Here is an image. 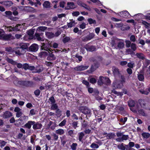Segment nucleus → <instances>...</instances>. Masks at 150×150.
Instances as JSON below:
<instances>
[{"label":"nucleus","instance_id":"nucleus-1","mask_svg":"<svg viewBox=\"0 0 150 150\" xmlns=\"http://www.w3.org/2000/svg\"><path fill=\"white\" fill-rule=\"evenodd\" d=\"M25 23L22 24H18L14 27H12L11 26L7 27L6 28L7 31L9 32L12 31H17L20 30L22 28L25 29L24 26Z\"/></svg>","mask_w":150,"mask_h":150},{"label":"nucleus","instance_id":"nucleus-2","mask_svg":"<svg viewBox=\"0 0 150 150\" xmlns=\"http://www.w3.org/2000/svg\"><path fill=\"white\" fill-rule=\"evenodd\" d=\"M98 83V84L100 85H101L103 84L108 85L111 84V81L108 78L100 76L99 77V79Z\"/></svg>","mask_w":150,"mask_h":150},{"label":"nucleus","instance_id":"nucleus-3","mask_svg":"<svg viewBox=\"0 0 150 150\" xmlns=\"http://www.w3.org/2000/svg\"><path fill=\"white\" fill-rule=\"evenodd\" d=\"M122 81H115L113 83L112 86L115 88H121L123 86V83L125 82V79L122 77Z\"/></svg>","mask_w":150,"mask_h":150},{"label":"nucleus","instance_id":"nucleus-4","mask_svg":"<svg viewBox=\"0 0 150 150\" xmlns=\"http://www.w3.org/2000/svg\"><path fill=\"white\" fill-rule=\"evenodd\" d=\"M10 34H6L5 33L4 30H0V39L4 40H8L11 37Z\"/></svg>","mask_w":150,"mask_h":150},{"label":"nucleus","instance_id":"nucleus-5","mask_svg":"<svg viewBox=\"0 0 150 150\" xmlns=\"http://www.w3.org/2000/svg\"><path fill=\"white\" fill-rule=\"evenodd\" d=\"M42 49L48 52L49 56L47 58L48 60H49L50 59V57L51 58V59L52 60H55L56 59V57L52 53L53 52V51H54L55 52H56L55 50H50V49L48 48H46L45 49L43 48Z\"/></svg>","mask_w":150,"mask_h":150},{"label":"nucleus","instance_id":"nucleus-6","mask_svg":"<svg viewBox=\"0 0 150 150\" xmlns=\"http://www.w3.org/2000/svg\"><path fill=\"white\" fill-rule=\"evenodd\" d=\"M137 57L139 58L144 60V61H145V62H143L144 64L146 66H147L149 64L150 61L146 59H145L144 55L142 53H137L136 54Z\"/></svg>","mask_w":150,"mask_h":150},{"label":"nucleus","instance_id":"nucleus-7","mask_svg":"<svg viewBox=\"0 0 150 150\" xmlns=\"http://www.w3.org/2000/svg\"><path fill=\"white\" fill-rule=\"evenodd\" d=\"M95 36V34L93 33H89V34L86 36L83 37L82 38V41L84 42L93 39Z\"/></svg>","mask_w":150,"mask_h":150},{"label":"nucleus","instance_id":"nucleus-8","mask_svg":"<svg viewBox=\"0 0 150 150\" xmlns=\"http://www.w3.org/2000/svg\"><path fill=\"white\" fill-rule=\"evenodd\" d=\"M25 52V50H24L20 47H16L15 48L14 52L18 55L23 54Z\"/></svg>","mask_w":150,"mask_h":150},{"label":"nucleus","instance_id":"nucleus-9","mask_svg":"<svg viewBox=\"0 0 150 150\" xmlns=\"http://www.w3.org/2000/svg\"><path fill=\"white\" fill-rule=\"evenodd\" d=\"M19 83L26 86H31L34 84L33 82L32 81H19Z\"/></svg>","mask_w":150,"mask_h":150},{"label":"nucleus","instance_id":"nucleus-10","mask_svg":"<svg viewBox=\"0 0 150 150\" xmlns=\"http://www.w3.org/2000/svg\"><path fill=\"white\" fill-rule=\"evenodd\" d=\"M80 110L81 112L84 114H88L91 113L90 110L85 107H81L80 108Z\"/></svg>","mask_w":150,"mask_h":150},{"label":"nucleus","instance_id":"nucleus-11","mask_svg":"<svg viewBox=\"0 0 150 150\" xmlns=\"http://www.w3.org/2000/svg\"><path fill=\"white\" fill-rule=\"evenodd\" d=\"M14 111L16 112V116L18 118L22 116L23 113L21 111V109L18 107H16L14 110Z\"/></svg>","mask_w":150,"mask_h":150},{"label":"nucleus","instance_id":"nucleus-12","mask_svg":"<svg viewBox=\"0 0 150 150\" xmlns=\"http://www.w3.org/2000/svg\"><path fill=\"white\" fill-rule=\"evenodd\" d=\"M88 67V66H78L75 67L74 69L77 71H81L87 69Z\"/></svg>","mask_w":150,"mask_h":150},{"label":"nucleus","instance_id":"nucleus-13","mask_svg":"<svg viewBox=\"0 0 150 150\" xmlns=\"http://www.w3.org/2000/svg\"><path fill=\"white\" fill-rule=\"evenodd\" d=\"M128 105L130 107V110L133 112H137V110L133 107L134 106L135 103L134 101L131 100L128 102Z\"/></svg>","mask_w":150,"mask_h":150},{"label":"nucleus","instance_id":"nucleus-14","mask_svg":"<svg viewBox=\"0 0 150 150\" xmlns=\"http://www.w3.org/2000/svg\"><path fill=\"white\" fill-rule=\"evenodd\" d=\"M42 33H39L36 31L35 34V36L37 40L39 41H44V39L41 35Z\"/></svg>","mask_w":150,"mask_h":150},{"label":"nucleus","instance_id":"nucleus-15","mask_svg":"<svg viewBox=\"0 0 150 150\" xmlns=\"http://www.w3.org/2000/svg\"><path fill=\"white\" fill-rule=\"evenodd\" d=\"M38 49V46L36 44H34L31 45L29 47L30 50L33 52L37 51Z\"/></svg>","mask_w":150,"mask_h":150},{"label":"nucleus","instance_id":"nucleus-16","mask_svg":"<svg viewBox=\"0 0 150 150\" xmlns=\"http://www.w3.org/2000/svg\"><path fill=\"white\" fill-rule=\"evenodd\" d=\"M129 138L128 135H123L121 137H118L115 139L116 141L118 142H121L124 140H127Z\"/></svg>","mask_w":150,"mask_h":150},{"label":"nucleus","instance_id":"nucleus-17","mask_svg":"<svg viewBox=\"0 0 150 150\" xmlns=\"http://www.w3.org/2000/svg\"><path fill=\"white\" fill-rule=\"evenodd\" d=\"M138 88L139 92L142 93L145 95L148 94L149 93L148 92L144 90V87L143 84H140V85L139 86V87Z\"/></svg>","mask_w":150,"mask_h":150},{"label":"nucleus","instance_id":"nucleus-18","mask_svg":"<svg viewBox=\"0 0 150 150\" xmlns=\"http://www.w3.org/2000/svg\"><path fill=\"white\" fill-rule=\"evenodd\" d=\"M75 7V6L73 2H68L67 3V6L65 7V9H73Z\"/></svg>","mask_w":150,"mask_h":150},{"label":"nucleus","instance_id":"nucleus-19","mask_svg":"<svg viewBox=\"0 0 150 150\" xmlns=\"http://www.w3.org/2000/svg\"><path fill=\"white\" fill-rule=\"evenodd\" d=\"M120 14H119V15L120 16L124 18H126L128 17L129 14L128 12L126 11H123L120 12Z\"/></svg>","mask_w":150,"mask_h":150},{"label":"nucleus","instance_id":"nucleus-20","mask_svg":"<svg viewBox=\"0 0 150 150\" xmlns=\"http://www.w3.org/2000/svg\"><path fill=\"white\" fill-rule=\"evenodd\" d=\"M119 41V40L117 39H115L112 40L111 42V44L112 47L114 48L117 49V44Z\"/></svg>","mask_w":150,"mask_h":150},{"label":"nucleus","instance_id":"nucleus-21","mask_svg":"<svg viewBox=\"0 0 150 150\" xmlns=\"http://www.w3.org/2000/svg\"><path fill=\"white\" fill-rule=\"evenodd\" d=\"M112 71L113 74L115 76H119V69L115 67H112Z\"/></svg>","mask_w":150,"mask_h":150},{"label":"nucleus","instance_id":"nucleus-22","mask_svg":"<svg viewBox=\"0 0 150 150\" xmlns=\"http://www.w3.org/2000/svg\"><path fill=\"white\" fill-rule=\"evenodd\" d=\"M12 115V114L11 112L6 111L5 112L3 115V117L4 118H7Z\"/></svg>","mask_w":150,"mask_h":150},{"label":"nucleus","instance_id":"nucleus-23","mask_svg":"<svg viewBox=\"0 0 150 150\" xmlns=\"http://www.w3.org/2000/svg\"><path fill=\"white\" fill-rule=\"evenodd\" d=\"M48 55L47 51H42L40 52L38 54L39 56L41 58H45Z\"/></svg>","mask_w":150,"mask_h":150},{"label":"nucleus","instance_id":"nucleus-24","mask_svg":"<svg viewBox=\"0 0 150 150\" xmlns=\"http://www.w3.org/2000/svg\"><path fill=\"white\" fill-rule=\"evenodd\" d=\"M35 30L34 29H31L28 31L27 32V35L29 36V38L30 39H33V35L34 33Z\"/></svg>","mask_w":150,"mask_h":150},{"label":"nucleus","instance_id":"nucleus-25","mask_svg":"<svg viewBox=\"0 0 150 150\" xmlns=\"http://www.w3.org/2000/svg\"><path fill=\"white\" fill-rule=\"evenodd\" d=\"M33 126V128L34 129H40L42 126V125L38 123H34Z\"/></svg>","mask_w":150,"mask_h":150},{"label":"nucleus","instance_id":"nucleus-26","mask_svg":"<svg viewBox=\"0 0 150 150\" xmlns=\"http://www.w3.org/2000/svg\"><path fill=\"white\" fill-rule=\"evenodd\" d=\"M141 135L144 140L150 137V134L147 132H143Z\"/></svg>","mask_w":150,"mask_h":150},{"label":"nucleus","instance_id":"nucleus-27","mask_svg":"<svg viewBox=\"0 0 150 150\" xmlns=\"http://www.w3.org/2000/svg\"><path fill=\"white\" fill-rule=\"evenodd\" d=\"M4 4L6 7H8L12 6L13 3L11 1H5L3 2Z\"/></svg>","mask_w":150,"mask_h":150},{"label":"nucleus","instance_id":"nucleus-28","mask_svg":"<svg viewBox=\"0 0 150 150\" xmlns=\"http://www.w3.org/2000/svg\"><path fill=\"white\" fill-rule=\"evenodd\" d=\"M76 23L74 21L71 20L69 23H68L67 26L68 28H72L74 26Z\"/></svg>","mask_w":150,"mask_h":150},{"label":"nucleus","instance_id":"nucleus-29","mask_svg":"<svg viewBox=\"0 0 150 150\" xmlns=\"http://www.w3.org/2000/svg\"><path fill=\"white\" fill-rule=\"evenodd\" d=\"M35 123L34 121H29L25 125V126L28 129L31 127V125Z\"/></svg>","mask_w":150,"mask_h":150},{"label":"nucleus","instance_id":"nucleus-30","mask_svg":"<svg viewBox=\"0 0 150 150\" xmlns=\"http://www.w3.org/2000/svg\"><path fill=\"white\" fill-rule=\"evenodd\" d=\"M136 110H137V112L138 111L139 113L143 116H145L146 114L144 111V110L142 109H139V108L137 107Z\"/></svg>","mask_w":150,"mask_h":150},{"label":"nucleus","instance_id":"nucleus-31","mask_svg":"<svg viewBox=\"0 0 150 150\" xmlns=\"http://www.w3.org/2000/svg\"><path fill=\"white\" fill-rule=\"evenodd\" d=\"M15 48H12L10 47H7L6 48V51L9 53H13L15 52Z\"/></svg>","mask_w":150,"mask_h":150},{"label":"nucleus","instance_id":"nucleus-32","mask_svg":"<svg viewBox=\"0 0 150 150\" xmlns=\"http://www.w3.org/2000/svg\"><path fill=\"white\" fill-rule=\"evenodd\" d=\"M45 35L48 38L50 39L52 38L55 36L53 33L50 32L46 33Z\"/></svg>","mask_w":150,"mask_h":150},{"label":"nucleus","instance_id":"nucleus-33","mask_svg":"<svg viewBox=\"0 0 150 150\" xmlns=\"http://www.w3.org/2000/svg\"><path fill=\"white\" fill-rule=\"evenodd\" d=\"M85 134L83 132H81L78 133L79 140L80 142H82V139Z\"/></svg>","mask_w":150,"mask_h":150},{"label":"nucleus","instance_id":"nucleus-34","mask_svg":"<svg viewBox=\"0 0 150 150\" xmlns=\"http://www.w3.org/2000/svg\"><path fill=\"white\" fill-rule=\"evenodd\" d=\"M117 44V48L119 49H122L124 45V43L123 42L120 41L119 40Z\"/></svg>","mask_w":150,"mask_h":150},{"label":"nucleus","instance_id":"nucleus-35","mask_svg":"<svg viewBox=\"0 0 150 150\" xmlns=\"http://www.w3.org/2000/svg\"><path fill=\"white\" fill-rule=\"evenodd\" d=\"M86 49L88 51L93 52L96 50V48L95 46H91L87 47L86 48Z\"/></svg>","mask_w":150,"mask_h":150},{"label":"nucleus","instance_id":"nucleus-36","mask_svg":"<svg viewBox=\"0 0 150 150\" xmlns=\"http://www.w3.org/2000/svg\"><path fill=\"white\" fill-rule=\"evenodd\" d=\"M43 6L44 7L46 8H49L51 7L50 3L48 1H45L44 3Z\"/></svg>","mask_w":150,"mask_h":150},{"label":"nucleus","instance_id":"nucleus-37","mask_svg":"<svg viewBox=\"0 0 150 150\" xmlns=\"http://www.w3.org/2000/svg\"><path fill=\"white\" fill-rule=\"evenodd\" d=\"M58 108V106L55 103L51 105L50 109L51 110H55Z\"/></svg>","mask_w":150,"mask_h":150},{"label":"nucleus","instance_id":"nucleus-38","mask_svg":"<svg viewBox=\"0 0 150 150\" xmlns=\"http://www.w3.org/2000/svg\"><path fill=\"white\" fill-rule=\"evenodd\" d=\"M115 136V135L113 133H109L107 134L106 137L108 139H111L114 138Z\"/></svg>","mask_w":150,"mask_h":150},{"label":"nucleus","instance_id":"nucleus-39","mask_svg":"<svg viewBox=\"0 0 150 150\" xmlns=\"http://www.w3.org/2000/svg\"><path fill=\"white\" fill-rule=\"evenodd\" d=\"M56 115L58 117H60L62 115V111L59 109L55 110Z\"/></svg>","mask_w":150,"mask_h":150},{"label":"nucleus","instance_id":"nucleus-40","mask_svg":"<svg viewBox=\"0 0 150 150\" xmlns=\"http://www.w3.org/2000/svg\"><path fill=\"white\" fill-rule=\"evenodd\" d=\"M28 117L27 116L25 115L21 116L18 120L22 121H26L28 120Z\"/></svg>","mask_w":150,"mask_h":150},{"label":"nucleus","instance_id":"nucleus-41","mask_svg":"<svg viewBox=\"0 0 150 150\" xmlns=\"http://www.w3.org/2000/svg\"><path fill=\"white\" fill-rule=\"evenodd\" d=\"M64 131L63 129H59L56 130V133L59 135H61L64 133Z\"/></svg>","mask_w":150,"mask_h":150},{"label":"nucleus","instance_id":"nucleus-42","mask_svg":"<svg viewBox=\"0 0 150 150\" xmlns=\"http://www.w3.org/2000/svg\"><path fill=\"white\" fill-rule=\"evenodd\" d=\"M6 61L9 63H10L12 64L15 65L17 63L16 62L14 61L13 60V59H9L8 58H6Z\"/></svg>","mask_w":150,"mask_h":150},{"label":"nucleus","instance_id":"nucleus-43","mask_svg":"<svg viewBox=\"0 0 150 150\" xmlns=\"http://www.w3.org/2000/svg\"><path fill=\"white\" fill-rule=\"evenodd\" d=\"M88 21L90 24H94L96 23V21L95 20L91 18H89L88 19Z\"/></svg>","mask_w":150,"mask_h":150},{"label":"nucleus","instance_id":"nucleus-44","mask_svg":"<svg viewBox=\"0 0 150 150\" xmlns=\"http://www.w3.org/2000/svg\"><path fill=\"white\" fill-rule=\"evenodd\" d=\"M138 79L140 81H143L144 79V76L143 74H139L138 75Z\"/></svg>","mask_w":150,"mask_h":150},{"label":"nucleus","instance_id":"nucleus-45","mask_svg":"<svg viewBox=\"0 0 150 150\" xmlns=\"http://www.w3.org/2000/svg\"><path fill=\"white\" fill-rule=\"evenodd\" d=\"M47 28L45 27L41 26L38 27L37 30V32H40V31H43L46 29Z\"/></svg>","mask_w":150,"mask_h":150},{"label":"nucleus","instance_id":"nucleus-46","mask_svg":"<svg viewBox=\"0 0 150 150\" xmlns=\"http://www.w3.org/2000/svg\"><path fill=\"white\" fill-rule=\"evenodd\" d=\"M112 93L113 94L117 95L118 96H122L123 95V93L122 92H117L115 90L112 91Z\"/></svg>","mask_w":150,"mask_h":150},{"label":"nucleus","instance_id":"nucleus-47","mask_svg":"<svg viewBox=\"0 0 150 150\" xmlns=\"http://www.w3.org/2000/svg\"><path fill=\"white\" fill-rule=\"evenodd\" d=\"M90 82L92 83H94L96 82V78L93 77H90L88 79Z\"/></svg>","mask_w":150,"mask_h":150},{"label":"nucleus","instance_id":"nucleus-48","mask_svg":"<svg viewBox=\"0 0 150 150\" xmlns=\"http://www.w3.org/2000/svg\"><path fill=\"white\" fill-rule=\"evenodd\" d=\"M77 3L79 5L83 7L86 9H88L89 8V7L88 6H87L84 3H81L80 2H79V1H78Z\"/></svg>","mask_w":150,"mask_h":150},{"label":"nucleus","instance_id":"nucleus-49","mask_svg":"<svg viewBox=\"0 0 150 150\" xmlns=\"http://www.w3.org/2000/svg\"><path fill=\"white\" fill-rule=\"evenodd\" d=\"M66 122L67 121L66 120L64 119L58 125L59 127H63L65 125Z\"/></svg>","mask_w":150,"mask_h":150},{"label":"nucleus","instance_id":"nucleus-50","mask_svg":"<svg viewBox=\"0 0 150 150\" xmlns=\"http://www.w3.org/2000/svg\"><path fill=\"white\" fill-rule=\"evenodd\" d=\"M117 148L120 149L121 150H125V147L123 145V143L119 144L117 146Z\"/></svg>","mask_w":150,"mask_h":150},{"label":"nucleus","instance_id":"nucleus-51","mask_svg":"<svg viewBox=\"0 0 150 150\" xmlns=\"http://www.w3.org/2000/svg\"><path fill=\"white\" fill-rule=\"evenodd\" d=\"M139 103L142 107L144 108L145 105V103L144 100H139Z\"/></svg>","mask_w":150,"mask_h":150},{"label":"nucleus","instance_id":"nucleus-52","mask_svg":"<svg viewBox=\"0 0 150 150\" xmlns=\"http://www.w3.org/2000/svg\"><path fill=\"white\" fill-rule=\"evenodd\" d=\"M49 100L51 103V105L54 103L56 102V101L54 99V97L53 96H52L50 97L49 98Z\"/></svg>","mask_w":150,"mask_h":150},{"label":"nucleus","instance_id":"nucleus-53","mask_svg":"<svg viewBox=\"0 0 150 150\" xmlns=\"http://www.w3.org/2000/svg\"><path fill=\"white\" fill-rule=\"evenodd\" d=\"M77 144L76 143H73L71 146V147L72 150H76Z\"/></svg>","mask_w":150,"mask_h":150},{"label":"nucleus","instance_id":"nucleus-54","mask_svg":"<svg viewBox=\"0 0 150 150\" xmlns=\"http://www.w3.org/2000/svg\"><path fill=\"white\" fill-rule=\"evenodd\" d=\"M78 123L77 121H74L72 123V126L74 129H76L77 127H78Z\"/></svg>","mask_w":150,"mask_h":150},{"label":"nucleus","instance_id":"nucleus-55","mask_svg":"<svg viewBox=\"0 0 150 150\" xmlns=\"http://www.w3.org/2000/svg\"><path fill=\"white\" fill-rule=\"evenodd\" d=\"M90 147L92 148L97 149L99 147V146L95 143H93L90 146Z\"/></svg>","mask_w":150,"mask_h":150},{"label":"nucleus","instance_id":"nucleus-56","mask_svg":"<svg viewBox=\"0 0 150 150\" xmlns=\"http://www.w3.org/2000/svg\"><path fill=\"white\" fill-rule=\"evenodd\" d=\"M73 132L74 130H70L68 131V133L70 136L72 137H74V135Z\"/></svg>","mask_w":150,"mask_h":150},{"label":"nucleus","instance_id":"nucleus-57","mask_svg":"<svg viewBox=\"0 0 150 150\" xmlns=\"http://www.w3.org/2000/svg\"><path fill=\"white\" fill-rule=\"evenodd\" d=\"M70 40V38L68 37H66L64 38L63 40V42L65 43L68 42Z\"/></svg>","mask_w":150,"mask_h":150},{"label":"nucleus","instance_id":"nucleus-58","mask_svg":"<svg viewBox=\"0 0 150 150\" xmlns=\"http://www.w3.org/2000/svg\"><path fill=\"white\" fill-rule=\"evenodd\" d=\"M141 23L142 24L146 26V28H148L149 27V24L146 22L144 21H142Z\"/></svg>","mask_w":150,"mask_h":150},{"label":"nucleus","instance_id":"nucleus-59","mask_svg":"<svg viewBox=\"0 0 150 150\" xmlns=\"http://www.w3.org/2000/svg\"><path fill=\"white\" fill-rule=\"evenodd\" d=\"M36 110L34 109H32L30 110V113L31 115H33L36 114Z\"/></svg>","mask_w":150,"mask_h":150},{"label":"nucleus","instance_id":"nucleus-60","mask_svg":"<svg viewBox=\"0 0 150 150\" xmlns=\"http://www.w3.org/2000/svg\"><path fill=\"white\" fill-rule=\"evenodd\" d=\"M6 142L4 141L1 140H0L1 146V147H3L4 146L6 145Z\"/></svg>","mask_w":150,"mask_h":150},{"label":"nucleus","instance_id":"nucleus-61","mask_svg":"<svg viewBox=\"0 0 150 150\" xmlns=\"http://www.w3.org/2000/svg\"><path fill=\"white\" fill-rule=\"evenodd\" d=\"M134 65V63L132 62L129 63L127 64L128 67L130 68H132L133 67Z\"/></svg>","mask_w":150,"mask_h":150},{"label":"nucleus","instance_id":"nucleus-62","mask_svg":"<svg viewBox=\"0 0 150 150\" xmlns=\"http://www.w3.org/2000/svg\"><path fill=\"white\" fill-rule=\"evenodd\" d=\"M131 47L133 51H135L137 49L135 44L133 43L131 44Z\"/></svg>","mask_w":150,"mask_h":150},{"label":"nucleus","instance_id":"nucleus-63","mask_svg":"<svg viewBox=\"0 0 150 150\" xmlns=\"http://www.w3.org/2000/svg\"><path fill=\"white\" fill-rule=\"evenodd\" d=\"M126 46L127 47H130L131 42L129 40H127L125 41Z\"/></svg>","mask_w":150,"mask_h":150},{"label":"nucleus","instance_id":"nucleus-64","mask_svg":"<svg viewBox=\"0 0 150 150\" xmlns=\"http://www.w3.org/2000/svg\"><path fill=\"white\" fill-rule=\"evenodd\" d=\"M71 117L73 120H78V117L75 113L72 114Z\"/></svg>","mask_w":150,"mask_h":150}]
</instances>
